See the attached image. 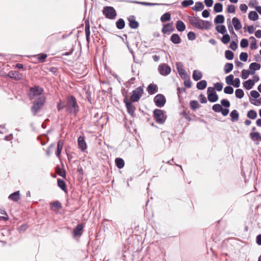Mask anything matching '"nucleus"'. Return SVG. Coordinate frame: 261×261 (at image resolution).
Here are the masks:
<instances>
[{
	"label": "nucleus",
	"instance_id": "obj_1",
	"mask_svg": "<svg viewBox=\"0 0 261 261\" xmlns=\"http://www.w3.org/2000/svg\"><path fill=\"white\" fill-rule=\"evenodd\" d=\"M188 19L190 23L194 27L199 30H210L212 23L207 20H202L198 17L188 16Z\"/></svg>",
	"mask_w": 261,
	"mask_h": 261
},
{
	"label": "nucleus",
	"instance_id": "obj_2",
	"mask_svg": "<svg viewBox=\"0 0 261 261\" xmlns=\"http://www.w3.org/2000/svg\"><path fill=\"white\" fill-rule=\"evenodd\" d=\"M45 102V98L44 96H40L33 102L31 107V111L35 116L41 110Z\"/></svg>",
	"mask_w": 261,
	"mask_h": 261
},
{
	"label": "nucleus",
	"instance_id": "obj_3",
	"mask_svg": "<svg viewBox=\"0 0 261 261\" xmlns=\"http://www.w3.org/2000/svg\"><path fill=\"white\" fill-rule=\"evenodd\" d=\"M67 110L70 113L76 114L79 110V107L77 105L76 98L73 95L68 97L67 99Z\"/></svg>",
	"mask_w": 261,
	"mask_h": 261
},
{
	"label": "nucleus",
	"instance_id": "obj_4",
	"mask_svg": "<svg viewBox=\"0 0 261 261\" xmlns=\"http://www.w3.org/2000/svg\"><path fill=\"white\" fill-rule=\"evenodd\" d=\"M153 117L155 121L159 124H163L166 119V116L164 110L161 109H155L153 112Z\"/></svg>",
	"mask_w": 261,
	"mask_h": 261
},
{
	"label": "nucleus",
	"instance_id": "obj_5",
	"mask_svg": "<svg viewBox=\"0 0 261 261\" xmlns=\"http://www.w3.org/2000/svg\"><path fill=\"white\" fill-rule=\"evenodd\" d=\"M102 13L107 18L109 19H114L117 16L115 9L111 6L104 7Z\"/></svg>",
	"mask_w": 261,
	"mask_h": 261
},
{
	"label": "nucleus",
	"instance_id": "obj_6",
	"mask_svg": "<svg viewBox=\"0 0 261 261\" xmlns=\"http://www.w3.org/2000/svg\"><path fill=\"white\" fill-rule=\"evenodd\" d=\"M143 94V89L141 87L137 88L132 91V94L130 96V101L137 102Z\"/></svg>",
	"mask_w": 261,
	"mask_h": 261
},
{
	"label": "nucleus",
	"instance_id": "obj_7",
	"mask_svg": "<svg viewBox=\"0 0 261 261\" xmlns=\"http://www.w3.org/2000/svg\"><path fill=\"white\" fill-rule=\"evenodd\" d=\"M176 67L178 73L182 79L188 80L190 79V75L186 72L182 63L177 62L176 63Z\"/></svg>",
	"mask_w": 261,
	"mask_h": 261
},
{
	"label": "nucleus",
	"instance_id": "obj_8",
	"mask_svg": "<svg viewBox=\"0 0 261 261\" xmlns=\"http://www.w3.org/2000/svg\"><path fill=\"white\" fill-rule=\"evenodd\" d=\"M207 99L211 102H215L218 101L219 97L215 91V89L209 87L207 89Z\"/></svg>",
	"mask_w": 261,
	"mask_h": 261
},
{
	"label": "nucleus",
	"instance_id": "obj_9",
	"mask_svg": "<svg viewBox=\"0 0 261 261\" xmlns=\"http://www.w3.org/2000/svg\"><path fill=\"white\" fill-rule=\"evenodd\" d=\"M155 106L159 108H162L166 102L165 96L162 94H157L153 99Z\"/></svg>",
	"mask_w": 261,
	"mask_h": 261
},
{
	"label": "nucleus",
	"instance_id": "obj_10",
	"mask_svg": "<svg viewBox=\"0 0 261 261\" xmlns=\"http://www.w3.org/2000/svg\"><path fill=\"white\" fill-rule=\"evenodd\" d=\"M123 101L125 104L127 109V112L132 116H134L135 114V111L136 110L135 107L133 105L132 101L129 100L127 97H125L123 99Z\"/></svg>",
	"mask_w": 261,
	"mask_h": 261
},
{
	"label": "nucleus",
	"instance_id": "obj_11",
	"mask_svg": "<svg viewBox=\"0 0 261 261\" xmlns=\"http://www.w3.org/2000/svg\"><path fill=\"white\" fill-rule=\"evenodd\" d=\"M159 72L164 76L168 75L171 72V68L166 64H161L158 67Z\"/></svg>",
	"mask_w": 261,
	"mask_h": 261
},
{
	"label": "nucleus",
	"instance_id": "obj_12",
	"mask_svg": "<svg viewBox=\"0 0 261 261\" xmlns=\"http://www.w3.org/2000/svg\"><path fill=\"white\" fill-rule=\"evenodd\" d=\"M175 31L173 22L165 24L162 29L163 34H170Z\"/></svg>",
	"mask_w": 261,
	"mask_h": 261
},
{
	"label": "nucleus",
	"instance_id": "obj_13",
	"mask_svg": "<svg viewBox=\"0 0 261 261\" xmlns=\"http://www.w3.org/2000/svg\"><path fill=\"white\" fill-rule=\"evenodd\" d=\"M78 147L81 151L84 152L87 149V146L85 140L84 136H80L77 139Z\"/></svg>",
	"mask_w": 261,
	"mask_h": 261
},
{
	"label": "nucleus",
	"instance_id": "obj_14",
	"mask_svg": "<svg viewBox=\"0 0 261 261\" xmlns=\"http://www.w3.org/2000/svg\"><path fill=\"white\" fill-rule=\"evenodd\" d=\"M123 1L130 3H134V4H141L143 6H159V5H167L168 6L169 4H159V3H150L148 2H138L136 1H128V0H123Z\"/></svg>",
	"mask_w": 261,
	"mask_h": 261
},
{
	"label": "nucleus",
	"instance_id": "obj_15",
	"mask_svg": "<svg viewBox=\"0 0 261 261\" xmlns=\"http://www.w3.org/2000/svg\"><path fill=\"white\" fill-rule=\"evenodd\" d=\"M8 76L16 81H19L22 79V75L17 71L12 70L8 73Z\"/></svg>",
	"mask_w": 261,
	"mask_h": 261
},
{
	"label": "nucleus",
	"instance_id": "obj_16",
	"mask_svg": "<svg viewBox=\"0 0 261 261\" xmlns=\"http://www.w3.org/2000/svg\"><path fill=\"white\" fill-rule=\"evenodd\" d=\"M128 25L131 29H136L139 27V22L135 20L134 15H131L128 18Z\"/></svg>",
	"mask_w": 261,
	"mask_h": 261
},
{
	"label": "nucleus",
	"instance_id": "obj_17",
	"mask_svg": "<svg viewBox=\"0 0 261 261\" xmlns=\"http://www.w3.org/2000/svg\"><path fill=\"white\" fill-rule=\"evenodd\" d=\"M261 67V65L259 63L256 62H253L251 63L249 67V70H250V73L253 75L255 73L256 70H259Z\"/></svg>",
	"mask_w": 261,
	"mask_h": 261
},
{
	"label": "nucleus",
	"instance_id": "obj_18",
	"mask_svg": "<svg viewBox=\"0 0 261 261\" xmlns=\"http://www.w3.org/2000/svg\"><path fill=\"white\" fill-rule=\"evenodd\" d=\"M83 226L82 224H78L73 230V234L74 237H80L82 234Z\"/></svg>",
	"mask_w": 261,
	"mask_h": 261
},
{
	"label": "nucleus",
	"instance_id": "obj_19",
	"mask_svg": "<svg viewBox=\"0 0 261 261\" xmlns=\"http://www.w3.org/2000/svg\"><path fill=\"white\" fill-rule=\"evenodd\" d=\"M30 92L32 93L34 95H40L42 94L43 90L39 86H35L30 88Z\"/></svg>",
	"mask_w": 261,
	"mask_h": 261
},
{
	"label": "nucleus",
	"instance_id": "obj_20",
	"mask_svg": "<svg viewBox=\"0 0 261 261\" xmlns=\"http://www.w3.org/2000/svg\"><path fill=\"white\" fill-rule=\"evenodd\" d=\"M251 140L253 141H261V135L258 132H251L249 134Z\"/></svg>",
	"mask_w": 261,
	"mask_h": 261
},
{
	"label": "nucleus",
	"instance_id": "obj_21",
	"mask_svg": "<svg viewBox=\"0 0 261 261\" xmlns=\"http://www.w3.org/2000/svg\"><path fill=\"white\" fill-rule=\"evenodd\" d=\"M232 23L234 29L236 31H238L242 28L241 21L238 18L236 17H233L232 19Z\"/></svg>",
	"mask_w": 261,
	"mask_h": 261
},
{
	"label": "nucleus",
	"instance_id": "obj_22",
	"mask_svg": "<svg viewBox=\"0 0 261 261\" xmlns=\"http://www.w3.org/2000/svg\"><path fill=\"white\" fill-rule=\"evenodd\" d=\"M148 93L150 95H153L158 92V87L154 84H150L147 88Z\"/></svg>",
	"mask_w": 261,
	"mask_h": 261
},
{
	"label": "nucleus",
	"instance_id": "obj_23",
	"mask_svg": "<svg viewBox=\"0 0 261 261\" xmlns=\"http://www.w3.org/2000/svg\"><path fill=\"white\" fill-rule=\"evenodd\" d=\"M8 198L14 202L18 201L20 199V193L19 191H15L14 193L11 194Z\"/></svg>",
	"mask_w": 261,
	"mask_h": 261
},
{
	"label": "nucleus",
	"instance_id": "obj_24",
	"mask_svg": "<svg viewBox=\"0 0 261 261\" xmlns=\"http://www.w3.org/2000/svg\"><path fill=\"white\" fill-rule=\"evenodd\" d=\"M170 41L175 44H179L181 42V38L177 34H173L170 37Z\"/></svg>",
	"mask_w": 261,
	"mask_h": 261
},
{
	"label": "nucleus",
	"instance_id": "obj_25",
	"mask_svg": "<svg viewBox=\"0 0 261 261\" xmlns=\"http://www.w3.org/2000/svg\"><path fill=\"white\" fill-rule=\"evenodd\" d=\"M254 85V81L249 79L243 83L244 87L247 90H250Z\"/></svg>",
	"mask_w": 261,
	"mask_h": 261
},
{
	"label": "nucleus",
	"instance_id": "obj_26",
	"mask_svg": "<svg viewBox=\"0 0 261 261\" xmlns=\"http://www.w3.org/2000/svg\"><path fill=\"white\" fill-rule=\"evenodd\" d=\"M50 209L55 211L56 209H60L62 208V204L61 202L58 200L51 202L50 203Z\"/></svg>",
	"mask_w": 261,
	"mask_h": 261
},
{
	"label": "nucleus",
	"instance_id": "obj_27",
	"mask_svg": "<svg viewBox=\"0 0 261 261\" xmlns=\"http://www.w3.org/2000/svg\"><path fill=\"white\" fill-rule=\"evenodd\" d=\"M202 77V72L199 70H194L193 72L192 77L195 81L200 80Z\"/></svg>",
	"mask_w": 261,
	"mask_h": 261
},
{
	"label": "nucleus",
	"instance_id": "obj_28",
	"mask_svg": "<svg viewBox=\"0 0 261 261\" xmlns=\"http://www.w3.org/2000/svg\"><path fill=\"white\" fill-rule=\"evenodd\" d=\"M230 116L231 120L232 122H236L239 119V113L236 110H234L231 112Z\"/></svg>",
	"mask_w": 261,
	"mask_h": 261
},
{
	"label": "nucleus",
	"instance_id": "obj_29",
	"mask_svg": "<svg viewBox=\"0 0 261 261\" xmlns=\"http://www.w3.org/2000/svg\"><path fill=\"white\" fill-rule=\"evenodd\" d=\"M176 28L179 32H183L186 29V25L181 20H178L176 23Z\"/></svg>",
	"mask_w": 261,
	"mask_h": 261
},
{
	"label": "nucleus",
	"instance_id": "obj_30",
	"mask_svg": "<svg viewBox=\"0 0 261 261\" xmlns=\"http://www.w3.org/2000/svg\"><path fill=\"white\" fill-rule=\"evenodd\" d=\"M58 187L64 192L67 191L66 185L64 180L58 178L57 180Z\"/></svg>",
	"mask_w": 261,
	"mask_h": 261
},
{
	"label": "nucleus",
	"instance_id": "obj_31",
	"mask_svg": "<svg viewBox=\"0 0 261 261\" xmlns=\"http://www.w3.org/2000/svg\"><path fill=\"white\" fill-rule=\"evenodd\" d=\"M207 86V82L205 80H201L197 83L196 87L199 90H203Z\"/></svg>",
	"mask_w": 261,
	"mask_h": 261
},
{
	"label": "nucleus",
	"instance_id": "obj_32",
	"mask_svg": "<svg viewBox=\"0 0 261 261\" xmlns=\"http://www.w3.org/2000/svg\"><path fill=\"white\" fill-rule=\"evenodd\" d=\"M204 8V5L202 2H196L195 5L192 7V10L195 11H200L203 10Z\"/></svg>",
	"mask_w": 261,
	"mask_h": 261
},
{
	"label": "nucleus",
	"instance_id": "obj_33",
	"mask_svg": "<svg viewBox=\"0 0 261 261\" xmlns=\"http://www.w3.org/2000/svg\"><path fill=\"white\" fill-rule=\"evenodd\" d=\"M115 164L117 167L120 169H122L124 166V160L120 158H117L115 159Z\"/></svg>",
	"mask_w": 261,
	"mask_h": 261
},
{
	"label": "nucleus",
	"instance_id": "obj_34",
	"mask_svg": "<svg viewBox=\"0 0 261 261\" xmlns=\"http://www.w3.org/2000/svg\"><path fill=\"white\" fill-rule=\"evenodd\" d=\"M248 18L250 20L255 21L258 19V15L256 11H250L248 14Z\"/></svg>",
	"mask_w": 261,
	"mask_h": 261
},
{
	"label": "nucleus",
	"instance_id": "obj_35",
	"mask_svg": "<svg viewBox=\"0 0 261 261\" xmlns=\"http://www.w3.org/2000/svg\"><path fill=\"white\" fill-rule=\"evenodd\" d=\"M225 21V17L223 15H218L214 19V23L215 24H222Z\"/></svg>",
	"mask_w": 261,
	"mask_h": 261
},
{
	"label": "nucleus",
	"instance_id": "obj_36",
	"mask_svg": "<svg viewBox=\"0 0 261 261\" xmlns=\"http://www.w3.org/2000/svg\"><path fill=\"white\" fill-rule=\"evenodd\" d=\"M116 26L119 30L123 29L125 27V21L122 18H119L116 22Z\"/></svg>",
	"mask_w": 261,
	"mask_h": 261
},
{
	"label": "nucleus",
	"instance_id": "obj_37",
	"mask_svg": "<svg viewBox=\"0 0 261 261\" xmlns=\"http://www.w3.org/2000/svg\"><path fill=\"white\" fill-rule=\"evenodd\" d=\"M233 65L231 63H226L224 67V70L225 73H228L232 71Z\"/></svg>",
	"mask_w": 261,
	"mask_h": 261
},
{
	"label": "nucleus",
	"instance_id": "obj_38",
	"mask_svg": "<svg viewBox=\"0 0 261 261\" xmlns=\"http://www.w3.org/2000/svg\"><path fill=\"white\" fill-rule=\"evenodd\" d=\"M214 11L216 13H220L223 11V5L220 3H217L214 5Z\"/></svg>",
	"mask_w": 261,
	"mask_h": 261
},
{
	"label": "nucleus",
	"instance_id": "obj_39",
	"mask_svg": "<svg viewBox=\"0 0 261 261\" xmlns=\"http://www.w3.org/2000/svg\"><path fill=\"white\" fill-rule=\"evenodd\" d=\"M171 19V14L169 12L165 13L161 17V21L162 22H165L169 21Z\"/></svg>",
	"mask_w": 261,
	"mask_h": 261
},
{
	"label": "nucleus",
	"instance_id": "obj_40",
	"mask_svg": "<svg viewBox=\"0 0 261 261\" xmlns=\"http://www.w3.org/2000/svg\"><path fill=\"white\" fill-rule=\"evenodd\" d=\"M257 116L256 112L253 110H249L247 114V117L251 119H255Z\"/></svg>",
	"mask_w": 261,
	"mask_h": 261
},
{
	"label": "nucleus",
	"instance_id": "obj_41",
	"mask_svg": "<svg viewBox=\"0 0 261 261\" xmlns=\"http://www.w3.org/2000/svg\"><path fill=\"white\" fill-rule=\"evenodd\" d=\"M216 30L220 34H224L226 32V29L224 25H219L216 27Z\"/></svg>",
	"mask_w": 261,
	"mask_h": 261
},
{
	"label": "nucleus",
	"instance_id": "obj_42",
	"mask_svg": "<svg viewBox=\"0 0 261 261\" xmlns=\"http://www.w3.org/2000/svg\"><path fill=\"white\" fill-rule=\"evenodd\" d=\"M190 108L192 110H195L199 108L200 105L197 100H193L190 102Z\"/></svg>",
	"mask_w": 261,
	"mask_h": 261
},
{
	"label": "nucleus",
	"instance_id": "obj_43",
	"mask_svg": "<svg viewBox=\"0 0 261 261\" xmlns=\"http://www.w3.org/2000/svg\"><path fill=\"white\" fill-rule=\"evenodd\" d=\"M225 57L226 59L228 60H231L234 58V54L231 50H226L225 51Z\"/></svg>",
	"mask_w": 261,
	"mask_h": 261
},
{
	"label": "nucleus",
	"instance_id": "obj_44",
	"mask_svg": "<svg viewBox=\"0 0 261 261\" xmlns=\"http://www.w3.org/2000/svg\"><path fill=\"white\" fill-rule=\"evenodd\" d=\"M230 41V37L227 33L224 34L223 36L221 38V41L224 44H227Z\"/></svg>",
	"mask_w": 261,
	"mask_h": 261
},
{
	"label": "nucleus",
	"instance_id": "obj_45",
	"mask_svg": "<svg viewBox=\"0 0 261 261\" xmlns=\"http://www.w3.org/2000/svg\"><path fill=\"white\" fill-rule=\"evenodd\" d=\"M235 94L237 98L241 99L243 97L244 92L242 89H237L235 91Z\"/></svg>",
	"mask_w": 261,
	"mask_h": 261
},
{
	"label": "nucleus",
	"instance_id": "obj_46",
	"mask_svg": "<svg viewBox=\"0 0 261 261\" xmlns=\"http://www.w3.org/2000/svg\"><path fill=\"white\" fill-rule=\"evenodd\" d=\"M0 214L5 215V216L0 217V219L4 221H7L9 219V217L4 209L0 208Z\"/></svg>",
	"mask_w": 261,
	"mask_h": 261
},
{
	"label": "nucleus",
	"instance_id": "obj_47",
	"mask_svg": "<svg viewBox=\"0 0 261 261\" xmlns=\"http://www.w3.org/2000/svg\"><path fill=\"white\" fill-rule=\"evenodd\" d=\"M222 107L220 104L217 103L215 104L212 107V110L215 112L217 113L221 112V111L222 110Z\"/></svg>",
	"mask_w": 261,
	"mask_h": 261
},
{
	"label": "nucleus",
	"instance_id": "obj_48",
	"mask_svg": "<svg viewBox=\"0 0 261 261\" xmlns=\"http://www.w3.org/2000/svg\"><path fill=\"white\" fill-rule=\"evenodd\" d=\"M193 4L194 1L193 0H184L181 2V5L184 8H186Z\"/></svg>",
	"mask_w": 261,
	"mask_h": 261
},
{
	"label": "nucleus",
	"instance_id": "obj_49",
	"mask_svg": "<svg viewBox=\"0 0 261 261\" xmlns=\"http://www.w3.org/2000/svg\"><path fill=\"white\" fill-rule=\"evenodd\" d=\"M224 92L225 94H231L233 92V88L231 86L228 85L224 88Z\"/></svg>",
	"mask_w": 261,
	"mask_h": 261
},
{
	"label": "nucleus",
	"instance_id": "obj_50",
	"mask_svg": "<svg viewBox=\"0 0 261 261\" xmlns=\"http://www.w3.org/2000/svg\"><path fill=\"white\" fill-rule=\"evenodd\" d=\"M233 75L232 74H229L225 78V81L227 85H231L233 81Z\"/></svg>",
	"mask_w": 261,
	"mask_h": 261
},
{
	"label": "nucleus",
	"instance_id": "obj_51",
	"mask_svg": "<svg viewBox=\"0 0 261 261\" xmlns=\"http://www.w3.org/2000/svg\"><path fill=\"white\" fill-rule=\"evenodd\" d=\"M221 106H223L225 108H229L230 106L229 101L226 99H223L221 100Z\"/></svg>",
	"mask_w": 261,
	"mask_h": 261
},
{
	"label": "nucleus",
	"instance_id": "obj_52",
	"mask_svg": "<svg viewBox=\"0 0 261 261\" xmlns=\"http://www.w3.org/2000/svg\"><path fill=\"white\" fill-rule=\"evenodd\" d=\"M249 74H250V70L248 71L246 69L242 70L241 72L242 78L244 80L247 79L248 77Z\"/></svg>",
	"mask_w": 261,
	"mask_h": 261
},
{
	"label": "nucleus",
	"instance_id": "obj_53",
	"mask_svg": "<svg viewBox=\"0 0 261 261\" xmlns=\"http://www.w3.org/2000/svg\"><path fill=\"white\" fill-rule=\"evenodd\" d=\"M248 45H249V42L247 39L243 38L241 40L240 46L242 48H246L248 46Z\"/></svg>",
	"mask_w": 261,
	"mask_h": 261
},
{
	"label": "nucleus",
	"instance_id": "obj_54",
	"mask_svg": "<svg viewBox=\"0 0 261 261\" xmlns=\"http://www.w3.org/2000/svg\"><path fill=\"white\" fill-rule=\"evenodd\" d=\"M38 56L37 59L40 62H44L47 57V55L44 53L40 54Z\"/></svg>",
	"mask_w": 261,
	"mask_h": 261
},
{
	"label": "nucleus",
	"instance_id": "obj_55",
	"mask_svg": "<svg viewBox=\"0 0 261 261\" xmlns=\"http://www.w3.org/2000/svg\"><path fill=\"white\" fill-rule=\"evenodd\" d=\"M240 59L243 62H246L247 60L248 56L247 53L242 52L240 55Z\"/></svg>",
	"mask_w": 261,
	"mask_h": 261
},
{
	"label": "nucleus",
	"instance_id": "obj_56",
	"mask_svg": "<svg viewBox=\"0 0 261 261\" xmlns=\"http://www.w3.org/2000/svg\"><path fill=\"white\" fill-rule=\"evenodd\" d=\"M214 89L217 91H221L223 89V84L221 82H218L214 84Z\"/></svg>",
	"mask_w": 261,
	"mask_h": 261
},
{
	"label": "nucleus",
	"instance_id": "obj_57",
	"mask_svg": "<svg viewBox=\"0 0 261 261\" xmlns=\"http://www.w3.org/2000/svg\"><path fill=\"white\" fill-rule=\"evenodd\" d=\"M187 37L189 40H194L196 39V35L193 32H189L187 34Z\"/></svg>",
	"mask_w": 261,
	"mask_h": 261
},
{
	"label": "nucleus",
	"instance_id": "obj_58",
	"mask_svg": "<svg viewBox=\"0 0 261 261\" xmlns=\"http://www.w3.org/2000/svg\"><path fill=\"white\" fill-rule=\"evenodd\" d=\"M236 11V7L233 5H229L227 6V11L229 13H233Z\"/></svg>",
	"mask_w": 261,
	"mask_h": 261
},
{
	"label": "nucleus",
	"instance_id": "obj_59",
	"mask_svg": "<svg viewBox=\"0 0 261 261\" xmlns=\"http://www.w3.org/2000/svg\"><path fill=\"white\" fill-rule=\"evenodd\" d=\"M231 85H232L235 88H238L240 86V80L239 78L233 79V81Z\"/></svg>",
	"mask_w": 261,
	"mask_h": 261
},
{
	"label": "nucleus",
	"instance_id": "obj_60",
	"mask_svg": "<svg viewBox=\"0 0 261 261\" xmlns=\"http://www.w3.org/2000/svg\"><path fill=\"white\" fill-rule=\"evenodd\" d=\"M238 43L234 41H232L229 45V47L233 50H236L238 48Z\"/></svg>",
	"mask_w": 261,
	"mask_h": 261
},
{
	"label": "nucleus",
	"instance_id": "obj_61",
	"mask_svg": "<svg viewBox=\"0 0 261 261\" xmlns=\"http://www.w3.org/2000/svg\"><path fill=\"white\" fill-rule=\"evenodd\" d=\"M49 71L56 76L59 74L58 69L57 67H51L49 69Z\"/></svg>",
	"mask_w": 261,
	"mask_h": 261
},
{
	"label": "nucleus",
	"instance_id": "obj_62",
	"mask_svg": "<svg viewBox=\"0 0 261 261\" xmlns=\"http://www.w3.org/2000/svg\"><path fill=\"white\" fill-rule=\"evenodd\" d=\"M184 84L186 87L190 88L192 87V82L190 80V78L188 80H185Z\"/></svg>",
	"mask_w": 261,
	"mask_h": 261
},
{
	"label": "nucleus",
	"instance_id": "obj_63",
	"mask_svg": "<svg viewBox=\"0 0 261 261\" xmlns=\"http://www.w3.org/2000/svg\"><path fill=\"white\" fill-rule=\"evenodd\" d=\"M250 95L254 98H257L260 96V94H259V93L256 90L251 91L250 92Z\"/></svg>",
	"mask_w": 261,
	"mask_h": 261
},
{
	"label": "nucleus",
	"instance_id": "obj_64",
	"mask_svg": "<svg viewBox=\"0 0 261 261\" xmlns=\"http://www.w3.org/2000/svg\"><path fill=\"white\" fill-rule=\"evenodd\" d=\"M199 100L201 103H205L207 102V99L206 97L203 94H201L199 96Z\"/></svg>",
	"mask_w": 261,
	"mask_h": 261
}]
</instances>
